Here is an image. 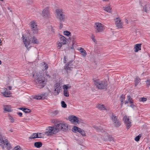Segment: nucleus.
<instances>
[{
    "instance_id": "obj_1",
    "label": "nucleus",
    "mask_w": 150,
    "mask_h": 150,
    "mask_svg": "<svg viewBox=\"0 0 150 150\" xmlns=\"http://www.w3.org/2000/svg\"><path fill=\"white\" fill-rule=\"evenodd\" d=\"M62 130L64 132L68 130V125L67 124L59 123L57 125L52 127H49L46 129L47 131L45 132L47 136L51 135L56 134L59 130Z\"/></svg>"
},
{
    "instance_id": "obj_2",
    "label": "nucleus",
    "mask_w": 150,
    "mask_h": 150,
    "mask_svg": "<svg viewBox=\"0 0 150 150\" xmlns=\"http://www.w3.org/2000/svg\"><path fill=\"white\" fill-rule=\"evenodd\" d=\"M29 34H30V36L28 37V40L26 38H25L23 35L22 36L25 45V46L28 49L29 47H28V46L29 45L31 41V42L34 44H38L39 43V41L36 37L34 36L32 37V36L30 35H32V34H30L29 33Z\"/></svg>"
},
{
    "instance_id": "obj_3",
    "label": "nucleus",
    "mask_w": 150,
    "mask_h": 150,
    "mask_svg": "<svg viewBox=\"0 0 150 150\" xmlns=\"http://www.w3.org/2000/svg\"><path fill=\"white\" fill-rule=\"evenodd\" d=\"M94 84L96 88L100 90H106L108 83L106 81L99 79H93Z\"/></svg>"
},
{
    "instance_id": "obj_4",
    "label": "nucleus",
    "mask_w": 150,
    "mask_h": 150,
    "mask_svg": "<svg viewBox=\"0 0 150 150\" xmlns=\"http://www.w3.org/2000/svg\"><path fill=\"white\" fill-rule=\"evenodd\" d=\"M35 81L37 84H39L38 87L40 88H43L45 84L44 78L40 73H37Z\"/></svg>"
},
{
    "instance_id": "obj_5",
    "label": "nucleus",
    "mask_w": 150,
    "mask_h": 150,
    "mask_svg": "<svg viewBox=\"0 0 150 150\" xmlns=\"http://www.w3.org/2000/svg\"><path fill=\"white\" fill-rule=\"evenodd\" d=\"M57 14V18L60 22H64L67 18L66 16L64 14L62 9H57L56 10Z\"/></svg>"
},
{
    "instance_id": "obj_6",
    "label": "nucleus",
    "mask_w": 150,
    "mask_h": 150,
    "mask_svg": "<svg viewBox=\"0 0 150 150\" xmlns=\"http://www.w3.org/2000/svg\"><path fill=\"white\" fill-rule=\"evenodd\" d=\"M73 61L72 60L68 62L64 66V70L67 72H68V71H72L73 68H75V66L73 64Z\"/></svg>"
},
{
    "instance_id": "obj_7",
    "label": "nucleus",
    "mask_w": 150,
    "mask_h": 150,
    "mask_svg": "<svg viewBox=\"0 0 150 150\" xmlns=\"http://www.w3.org/2000/svg\"><path fill=\"white\" fill-rule=\"evenodd\" d=\"M111 114V118L112 122L114 124V126L116 127H119L121 125L120 122L117 119V117L113 113H112Z\"/></svg>"
},
{
    "instance_id": "obj_8",
    "label": "nucleus",
    "mask_w": 150,
    "mask_h": 150,
    "mask_svg": "<svg viewBox=\"0 0 150 150\" xmlns=\"http://www.w3.org/2000/svg\"><path fill=\"white\" fill-rule=\"evenodd\" d=\"M31 28V32L30 33H33L34 35L37 34L38 32V29L37 25L34 21H32L30 23Z\"/></svg>"
},
{
    "instance_id": "obj_9",
    "label": "nucleus",
    "mask_w": 150,
    "mask_h": 150,
    "mask_svg": "<svg viewBox=\"0 0 150 150\" xmlns=\"http://www.w3.org/2000/svg\"><path fill=\"white\" fill-rule=\"evenodd\" d=\"M72 130L74 132H76L80 133L83 136H86V134L84 131L81 129L76 126H74L73 127L72 129Z\"/></svg>"
},
{
    "instance_id": "obj_10",
    "label": "nucleus",
    "mask_w": 150,
    "mask_h": 150,
    "mask_svg": "<svg viewBox=\"0 0 150 150\" xmlns=\"http://www.w3.org/2000/svg\"><path fill=\"white\" fill-rule=\"evenodd\" d=\"M96 33L102 31L103 30V25L100 23H96Z\"/></svg>"
},
{
    "instance_id": "obj_11",
    "label": "nucleus",
    "mask_w": 150,
    "mask_h": 150,
    "mask_svg": "<svg viewBox=\"0 0 150 150\" xmlns=\"http://www.w3.org/2000/svg\"><path fill=\"white\" fill-rule=\"evenodd\" d=\"M123 120L126 125L127 129H129L132 125L131 122L130 121L129 117L125 116L123 118Z\"/></svg>"
},
{
    "instance_id": "obj_12",
    "label": "nucleus",
    "mask_w": 150,
    "mask_h": 150,
    "mask_svg": "<svg viewBox=\"0 0 150 150\" xmlns=\"http://www.w3.org/2000/svg\"><path fill=\"white\" fill-rule=\"evenodd\" d=\"M68 120L72 122L79 123L80 122V120L78 119V118L74 115L69 116L68 117Z\"/></svg>"
},
{
    "instance_id": "obj_13",
    "label": "nucleus",
    "mask_w": 150,
    "mask_h": 150,
    "mask_svg": "<svg viewBox=\"0 0 150 150\" xmlns=\"http://www.w3.org/2000/svg\"><path fill=\"white\" fill-rule=\"evenodd\" d=\"M8 140L7 139L5 140V142L3 144H1V146L3 149H4V147L7 149L9 150L11 148V146L10 144L8 143Z\"/></svg>"
},
{
    "instance_id": "obj_14",
    "label": "nucleus",
    "mask_w": 150,
    "mask_h": 150,
    "mask_svg": "<svg viewBox=\"0 0 150 150\" xmlns=\"http://www.w3.org/2000/svg\"><path fill=\"white\" fill-rule=\"evenodd\" d=\"M43 16L46 18H48L50 16V13L48 8H46L44 9L42 12Z\"/></svg>"
},
{
    "instance_id": "obj_15",
    "label": "nucleus",
    "mask_w": 150,
    "mask_h": 150,
    "mask_svg": "<svg viewBox=\"0 0 150 150\" xmlns=\"http://www.w3.org/2000/svg\"><path fill=\"white\" fill-rule=\"evenodd\" d=\"M116 26L119 28H121L122 27V24L121 23V20L119 18H116V20H115Z\"/></svg>"
},
{
    "instance_id": "obj_16",
    "label": "nucleus",
    "mask_w": 150,
    "mask_h": 150,
    "mask_svg": "<svg viewBox=\"0 0 150 150\" xmlns=\"http://www.w3.org/2000/svg\"><path fill=\"white\" fill-rule=\"evenodd\" d=\"M47 94L44 93V94H42L40 95H36L35 96V98L37 100H40L41 99H44L46 96Z\"/></svg>"
},
{
    "instance_id": "obj_17",
    "label": "nucleus",
    "mask_w": 150,
    "mask_h": 150,
    "mask_svg": "<svg viewBox=\"0 0 150 150\" xmlns=\"http://www.w3.org/2000/svg\"><path fill=\"white\" fill-rule=\"evenodd\" d=\"M105 135L107 137L105 138H103V139L104 141H106L107 139H108L110 141H115L114 138L113 137H110L109 135H108V134L106 133L105 134Z\"/></svg>"
},
{
    "instance_id": "obj_18",
    "label": "nucleus",
    "mask_w": 150,
    "mask_h": 150,
    "mask_svg": "<svg viewBox=\"0 0 150 150\" xmlns=\"http://www.w3.org/2000/svg\"><path fill=\"white\" fill-rule=\"evenodd\" d=\"M141 44H137L135 45V46L134 47V49H135L134 51L135 52H137L139 50H141Z\"/></svg>"
},
{
    "instance_id": "obj_19",
    "label": "nucleus",
    "mask_w": 150,
    "mask_h": 150,
    "mask_svg": "<svg viewBox=\"0 0 150 150\" xmlns=\"http://www.w3.org/2000/svg\"><path fill=\"white\" fill-rule=\"evenodd\" d=\"M93 127L97 130V132H104V130L100 127H98L95 125L93 126Z\"/></svg>"
},
{
    "instance_id": "obj_20",
    "label": "nucleus",
    "mask_w": 150,
    "mask_h": 150,
    "mask_svg": "<svg viewBox=\"0 0 150 150\" xmlns=\"http://www.w3.org/2000/svg\"><path fill=\"white\" fill-rule=\"evenodd\" d=\"M40 137H39L38 134V133H33L31 136L29 137L30 139H34L35 138H40Z\"/></svg>"
},
{
    "instance_id": "obj_21",
    "label": "nucleus",
    "mask_w": 150,
    "mask_h": 150,
    "mask_svg": "<svg viewBox=\"0 0 150 150\" xmlns=\"http://www.w3.org/2000/svg\"><path fill=\"white\" fill-rule=\"evenodd\" d=\"M96 107L98 108L99 109L101 110H106L104 105H100V104H98L96 106Z\"/></svg>"
},
{
    "instance_id": "obj_22",
    "label": "nucleus",
    "mask_w": 150,
    "mask_h": 150,
    "mask_svg": "<svg viewBox=\"0 0 150 150\" xmlns=\"http://www.w3.org/2000/svg\"><path fill=\"white\" fill-rule=\"evenodd\" d=\"M143 8L144 11L146 12L150 10V5L149 4L145 5Z\"/></svg>"
},
{
    "instance_id": "obj_23",
    "label": "nucleus",
    "mask_w": 150,
    "mask_h": 150,
    "mask_svg": "<svg viewBox=\"0 0 150 150\" xmlns=\"http://www.w3.org/2000/svg\"><path fill=\"white\" fill-rule=\"evenodd\" d=\"M4 110L5 111L8 112L11 111V106L9 105H6L4 106Z\"/></svg>"
},
{
    "instance_id": "obj_24",
    "label": "nucleus",
    "mask_w": 150,
    "mask_h": 150,
    "mask_svg": "<svg viewBox=\"0 0 150 150\" xmlns=\"http://www.w3.org/2000/svg\"><path fill=\"white\" fill-rule=\"evenodd\" d=\"M79 51L82 53V55L83 57H85L86 55V52L83 49L81 48L79 50Z\"/></svg>"
},
{
    "instance_id": "obj_25",
    "label": "nucleus",
    "mask_w": 150,
    "mask_h": 150,
    "mask_svg": "<svg viewBox=\"0 0 150 150\" xmlns=\"http://www.w3.org/2000/svg\"><path fill=\"white\" fill-rule=\"evenodd\" d=\"M42 145V143L40 142H37L34 143V146L38 148L40 147Z\"/></svg>"
},
{
    "instance_id": "obj_26",
    "label": "nucleus",
    "mask_w": 150,
    "mask_h": 150,
    "mask_svg": "<svg viewBox=\"0 0 150 150\" xmlns=\"http://www.w3.org/2000/svg\"><path fill=\"white\" fill-rule=\"evenodd\" d=\"M60 39L62 41V42L61 43H62L63 44H65L66 43L67 39L64 36H62L61 37H60Z\"/></svg>"
},
{
    "instance_id": "obj_27",
    "label": "nucleus",
    "mask_w": 150,
    "mask_h": 150,
    "mask_svg": "<svg viewBox=\"0 0 150 150\" xmlns=\"http://www.w3.org/2000/svg\"><path fill=\"white\" fill-rule=\"evenodd\" d=\"M140 81V78L138 77H136L135 79V86H136L138 84V83H139Z\"/></svg>"
},
{
    "instance_id": "obj_28",
    "label": "nucleus",
    "mask_w": 150,
    "mask_h": 150,
    "mask_svg": "<svg viewBox=\"0 0 150 150\" xmlns=\"http://www.w3.org/2000/svg\"><path fill=\"white\" fill-rule=\"evenodd\" d=\"M10 91H5L4 93V96L5 97H9L11 96Z\"/></svg>"
},
{
    "instance_id": "obj_29",
    "label": "nucleus",
    "mask_w": 150,
    "mask_h": 150,
    "mask_svg": "<svg viewBox=\"0 0 150 150\" xmlns=\"http://www.w3.org/2000/svg\"><path fill=\"white\" fill-rule=\"evenodd\" d=\"M120 101L122 103L121 104V106L122 107L123 105L122 102L125 100V96L123 94L120 97Z\"/></svg>"
},
{
    "instance_id": "obj_30",
    "label": "nucleus",
    "mask_w": 150,
    "mask_h": 150,
    "mask_svg": "<svg viewBox=\"0 0 150 150\" xmlns=\"http://www.w3.org/2000/svg\"><path fill=\"white\" fill-rule=\"evenodd\" d=\"M64 95L66 97L69 96V93L68 90H65L64 91Z\"/></svg>"
},
{
    "instance_id": "obj_31",
    "label": "nucleus",
    "mask_w": 150,
    "mask_h": 150,
    "mask_svg": "<svg viewBox=\"0 0 150 150\" xmlns=\"http://www.w3.org/2000/svg\"><path fill=\"white\" fill-rule=\"evenodd\" d=\"M104 8L105 11L108 12H110L111 9V8L109 6L105 7Z\"/></svg>"
},
{
    "instance_id": "obj_32",
    "label": "nucleus",
    "mask_w": 150,
    "mask_h": 150,
    "mask_svg": "<svg viewBox=\"0 0 150 150\" xmlns=\"http://www.w3.org/2000/svg\"><path fill=\"white\" fill-rule=\"evenodd\" d=\"M71 87V86L69 87L67 85H64L63 86V88L64 90H67V89H68L69 88H70Z\"/></svg>"
},
{
    "instance_id": "obj_33",
    "label": "nucleus",
    "mask_w": 150,
    "mask_h": 150,
    "mask_svg": "<svg viewBox=\"0 0 150 150\" xmlns=\"http://www.w3.org/2000/svg\"><path fill=\"white\" fill-rule=\"evenodd\" d=\"M5 142V140L3 139L2 136L0 134V143H1L0 145H1V144H3Z\"/></svg>"
},
{
    "instance_id": "obj_34",
    "label": "nucleus",
    "mask_w": 150,
    "mask_h": 150,
    "mask_svg": "<svg viewBox=\"0 0 150 150\" xmlns=\"http://www.w3.org/2000/svg\"><path fill=\"white\" fill-rule=\"evenodd\" d=\"M52 122L55 125H57L58 124H59L60 122H59L57 121V120L56 119H54L52 120Z\"/></svg>"
},
{
    "instance_id": "obj_35",
    "label": "nucleus",
    "mask_w": 150,
    "mask_h": 150,
    "mask_svg": "<svg viewBox=\"0 0 150 150\" xmlns=\"http://www.w3.org/2000/svg\"><path fill=\"white\" fill-rule=\"evenodd\" d=\"M61 89V88L58 87L57 88H55L54 89V91L57 92V95H58L60 92V90Z\"/></svg>"
},
{
    "instance_id": "obj_36",
    "label": "nucleus",
    "mask_w": 150,
    "mask_h": 150,
    "mask_svg": "<svg viewBox=\"0 0 150 150\" xmlns=\"http://www.w3.org/2000/svg\"><path fill=\"white\" fill-rule=\"evenodd\" d=\"M61 105L62 107L66 108L67 107V105L65 102L64 101H62L61 102Z\"/></svg>"
},
{
    "instance_id": "obj_37",
    "label": "nucleus",
    "mask_w": 150,
    "mask_h": 150,
    "mask_svg": "<svg viewBox=\"0 0 150 150\" xmlns=\"http://www.w3.org/2000/svg\"><path fill=\"white\" fill-rule=\"evenodd\" d=\"M64 34L65 35L69 36L71 34V33L67 31H64Z\"/></svg>"
},
{
    "instance_id": "obj_38",
    "label": "nucleus",
    "mask_w": 150,
    "mask_h": 150,
    "mask_svg": "<svg viewBox=\"0 0 150 150\" xmlns=\"http://www.w3.org/2000/svg\"><path fill=\"white\" fill-rule=\"evenodd\" d=\"M141 137V134H139L138 136L136 137L135 138V141L137 142L139 141Z\"/></svg>"
},
{
    "instance_id": "obj_39",
    "label": "nucleus",
    "mask_w": 150,
    "mask_h": 150,
    "mask_svg": "<svg viewBox=\"0 0 150 150\" xmlns=\"http://www.w3.org/2000/svg\"><path fill=\"white\" fill-rule=\"evenodd\" d=\"M127 99L128 102L130 103V102H133V100L132 98H131L130 96H127Z\"/></svg>"
},
{
    "instance_id": "obj_40",
    "label": "nucleus",
    "mask_w": 150,
    "mask_h": 150,
    "mask_svg": "<svg viewBox=\"0 0 150 150\" xmlns=\"http://www.w3.org/2000/svg\"><path fill=\"white\" fill-rule=\"evenodd\" d=\"M131 105H130V107H131L132 108H136V105H134V102H130Z\"/></svg>"
},
{
    "instance_id": "obj_41",
    "label": "nucleus",
    "mask_w": 150,
    "mask_h": 150,
    "mask_svg": "<svg viewBox=\"0 0 150 150\" xmlns=\"http://www.w3.org/2000/svg\"><path fill=\"white\" fill-rule=\"evenodd\" d=\"M8 118L10 120H11V122H14V120L13 118L11 116L9 115L8 116Z\"/></svg>"
},
{
    "instance_id": "obj_42",
    "label": "nucleus",
    "mask_w": 150,
    "mask_h": 150,
    "mask_svg": "<svg viewBox=\"0 0 150 150\" xmlns=\"http://www.w3.org/2000/svg\"><path fill=\"white\" fill-rule=\"evenodd\" d=\"M147 99L145 98H139V101L142 102H145L146 101Z\"/></svg>"
},
{
    "instance_id": "obj_43",
    "label": "nucleus",
    "mask_w": 150,
    "mask_h": 150,
    "mask_svg": "<svg viewBox=\"0 0 150 150\" xmlns=\"http://www.w3.org/2000/svg\"><path fill=\"white\" fill-rule=\"evenodd\" d=\"M30 111L31 110L30 109L25 108V110H23V112L26 113H29Z\"/></svg>"
},
{
    "instance_id": "obj_44",
    "label": "nucleus",
    "mask_w": 150,
    "mask_h": 150,
    "mask_svg": "<svg viewBox=\"0 0 150 150\" xmlns=\"http://www.w3.org/2000/svg\"><path fill=\"white\" fill-rule=\"evenodd\" d=\"M146 86L147 87H149L150 85V80H148L146 81Z\"/></svg>"
},
{
    "instance_id": "obj_45",
    "label": "nucleus",
    "mask_w": 150,
    "mask_h": 150,
    "mask_svg": "<svg viewBox=\"0 0 150 150\" xmlns=\"http://www.w3.org/2000/svg\"><path fill=\"white\" fill-rule=\"evenodd\" d=\"M59 112L57 110H55L52 112V114L54 116L56 115L59 113Z\"/></svg>"
},
{
    "instance_id": "obj_46",
    "label": "nucleus",
    "mask_w": 150,
    "mask_h": 150,
    "mask_svg": "<svg viewBox=\"0 0 150 150\" xmlns=\"http://www.w3.org/2000/svg\"><path fill=\"white\" fill-rule=\"evenodd\" d=\"M58 87H59V88L61 87L59 84L58 83H57L55 84V86H54V89H55V88H57Z\"/></svg>"
},
{
    "instance_id": "obj_47",
    "label": "nucleus",
    "mask_w": 150,
    "mask_h": 150,
    "mask_svg": "<svg viewBox=\"0 0 150 150\" xmlns=\"http://www.w3.org/2000/svg\"><path fill=\"white\" fill-rule=\"evenodd\" d=\"M44 65H45V66L44 69H47L48 68V65L45 63H44Z\"/></svg>"
},
{
    "instance_id": "obj_48",
    "label": "nucleus",
    "mask_w": 150,
    "mask_h": 150,
    "mask_svg": "<svg viewBox=\"0 0 150 150\" xmlns=\"http://www.w3.org/2000/svg\"><path fill=\"white\" fill-rule=\"evenodd\" d=\"M20 147L19 146H17L15 147L14 149V150H19L20 149Z\"/></svg>"
},
{
    "instance_id": "obj_49",
    "label": "nucleus",
    "mask_w": 150,
    "mask_h": 150,
    "mask_svg": "<svg viewBox=\"0 0 150 150\" xmlns=\"http://www.w3.org/2000/svg\"><path fill=\"white\" fill-rule=\"evenodd\" d=\"M67 59V57H66V56H64V61H63V62L64 63H66V62H67V60H66V59Z\"/></svg>"
},
{
    "instance_id": "obj_50",
    "label": "nucleus",
    "mask_w": 150,
    "mask_h": 150,
    "mask_svg": "<svg viewBox=\"0 0 150 150\" xmlns=\"http://www.w3.org/2000/svg\"><path fill=\"white\" fill-rule=\"evenodd\" d=\"M17 114L18 115H19L20 117H21L22 116V112H17Z\"/></svg>"
},
{
    "instance_id": "obj_51",
    "label": "nucleus",
    "mask_w": 150,
    "mask_h": 150,
    "mask_svg": "<svg viewBox=\"0 0 150 150\" xmlns=\"http://www.w3.org/2000/svg\"><path fill=\"white\" fill-rule=\"evenodd\" d=\"M62 22H60V23L59 28L60 29L62 28L63 26V25L62 23Z\"/></svg>"
},
{
    "instance_id": "obj_52",
    "label": "nucleus",
    "mask_w": 150,
    "mask_h": 150,
    "mask_svg": "<svg viewBox=\"0 0 150 150\" xmlns=\"http://www.w3.org/2000/svg\"><path fill=\"white\" fill-rule=\"evenodd\" d=\"M91 38L93 41H94V42H95L96 40H95L94 38V37L93 35H92Z\"/></svg>"
},
{
    "instance_id": "obj_53",
    "label": "nucleus",
    "mask_w": 150,
    "mask_h": 150,
    "mask_svg": "<svg viewBox=\"0 0 150 150\" xmlns=\"http://www.w3.org/2000/svg\"><path fill=\"white\" fill-rule=\"evenodd\" d=\"M25 108H18L19 109L21 110H23H23H25Z\"/></svg>"
},
{
    "instance_id": "obj_54",
    "label": "nucleus",
    "mask_w": 150,
    "mask_h": 150,
    "mask_svg": "<svg viewBox=\"0 0 150 150\" xmlns=\"http://www.w3.org/2000/svg\"><path fill=\"white\" fill-rule=\"evenodd\" d=\"M51 31H52V32H54V29L52 27V26H51Z\"/></svg>"
},
{
    "instance_id": "obj_55",
    "label": "nucleus",
    "mask_w": 150,
    "mask_h": 150,
    "mask_svg": "<svg viewBox=\"0 0 150 150\" xmlns=\"http://www.w3.org/2000/svg\"><path fill=\"white\" fill-rule=\"evenodd\" d=\"M129 102H128V101H125V104H127Z\"/></svg>"
},
{
    "instance_id": "obj_56",
    "label": "nucleus",
    "mask_w": 150,
    "mask_h": 150,
    "mask_svg": "<svg viewBox=\"0 0 150 150\" xmlns=\"http://www.w3.org/2000/svg\"><path fill=\"white\" fill-rule=\"evenodd\" d=\"M46 74L47 76L49 78L50 77V76L48 74Z\"/></svg>"
},
{
    "instance_id": "obj_57",
    "label": "nucleus",
    "mask_w": 150,
    "mask_h": 150,
    "mask_svg": "<svg viewBox=\"0 0 150 150\" xmlns=\"http://www.w3.org/2000/svg\"><path fill=\"white\" fill-rule=\"evenodd\" d=\"M58 46L59 47V49H60V47H62V44L60 43V45H59Z\"/></svg>"
},
{
    "instance_id": "obj_58",
    "label": "nucleus",
    "mask_w": 150,
    "mask_h": 150,
    "mask_svg": "<svg viewBox=\"0 0 150 150\" xmlns=\"http://www.w3.org/2000/svg\"><path fill=\"white\" fill-rule=\"evenodd\" d=\"M12 87L11 86H8V89L9 90H11V89Z\"/></svg>"
},
{
    "instance_id": "obj_59",
    "label": "nucleus",
    "mask_w": 150,
    "mask_h": 150,
    "mask_svg": "<svg viewBox=\"0 0 150 150\" xmlns=\"http://www.w3.org/2000/svg\"><path fill=\"white\" fill-rule=\"evenodd\" d=\"M125 21L126 23H128V20L127 19H125Z\"/></svg>"
},
{
    "instance_id": "obj_60",
    "label": "nucleus",
    "mask_w": 150,
    "mask_h": 150,
    "mask_svg": "<svg viewBox=\"0 0 150 150\" xmlns=\"http://www.w3.org/2000/svg\"><path fill=\"white\" fill-rule=\"evenodd\" d=\"M42 134L41 133H40L39 134V135H39V137H41V135Z\"/></svg>"
},
{
    "instance_id": "obj_61",
    "label": "nucleus",
    "mask_w": 150,
    "mask_h": 150,
    "mask_svg": "<svg viewBox=\"0 0 150 150\" xmlns=\"http://www.w3.org/2000/svg\"><path fill=\"white\" fill-rule=\"evenodd\" d=\"M7 8H8V10H10V9L9 8V7H7Z\"/></svg>"
},
{
    "instance_id": "obj_62",
    "label": "nucleus",
    "mask_w": 150,
    "mask_h": 150,
    "mask_svg": "<svg viewBox=\"0 0 150 150\" xmlns=\"http://www.w3.org/2000/svg\"><path fill=\"white\" fill-rule=\"evenodd\" d=\"M104 1H108L109 0H103Z\"/></svg>"
},
{
    "instance_id": "obj_63",
    "label": "nucleus",
    "mask_w": 150,
    "mask_h": 150,
    "mask_svg": "<svg viewBox=\"0 0 150 150\" xmlns=\"http://www.w3.org/2000/svg\"><path fill=\"white\" fill-rule=\"evenodd\" d=\"M1 40L0 39V45H1Z\"/></svg>"
},
{
    "instance_id": "obj_64",
    "label": "nucleus",
    "mask_w": 150,
    "mask_h": 150,
    "mask_svg": "<svg viewBox=\"0 0 150 150\" xmlns=\"http://www.w3.org/2000/svg\"><path fill=\"white\" fill-rule=\"evenodd\" d=\"M10 131L11 132H13V130H12V129H11L10 130Z\"/></svg>"
}]
</instances>
